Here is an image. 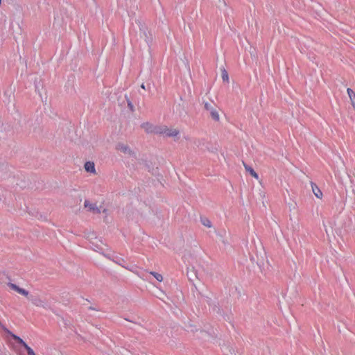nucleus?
<instances>
[{"label": "nucleus", "instance_id": "nucleus-17", "mask_svg": "<svg viewBox=\"0 0 355 355\" xmlns=\"http://www.w3.org/2000/svg\"><path fill=\"white\" fill-rule=\"evenodd\" d=\"M142 162L148 171L154 175V168L152 166V163L144 159H142Z\"/></svg>", "mask_w": 355, "mask_h": 355}, {"label": "nucleus", "instance_id": "nucleus-31", "mask_svg": "<svg viewBox=\"0 0 355 355\" xmlns=\"http://www.w3.org/2000/svg\"><path fill=\"white\" fill-rule=\"evenodd\" d=\"M35 90H38V86L36 83V80H35Z\"/></svg>", "mask_w": 355, "mask_h": 355}, {"label": "nucleus", "instance_id": "nucleus-2", "mask_svg": "<svg viewBox=\"0 0 355 355\" xmlns=\"http://www.w3.org/2000/svg\"><path fill=\"white\" fill-rule=\"evenodd\" d=\"M180 102L176 105V112L180 116H184L188 114L189 103L180 96Z\"/></svg>", "mask_w": 355, "mask_h": 355}, {"label": "nucleus", "instance_id": "nucleus-14", "mask_svg": "<svg viewBox=\"0 0 355 355\" xmlns=\"http://www.w3.org/2000/svg\"><path fill=\"white\" fill-rule=\"evenodd\" d=\"M166 132L164 133L167 137H176L178 135H179L180 132L179 130L174 129H169L166 127Z\"/></svg>", "mask_w": 355, "mask_h": 355}, {"label": "nucleus", "instance_id": "nucleus-5", "mask_svg": "<svg viewBox=\"0 0 355 355\" xmlns=\"http://www.w3.org/2000/svg\"><path fill=\"white\" fill-rule=\"evenodd\" d=\"M3 330L8 335H10L15 341L18 343L19 345H21L22 347L26 345V343L24 340L21 338L19 336L14 334L12 331H10L9 329H8L6 327H3Z\"/></svg>", "mask_w": 355, "mask_h": 355}, {"label": "nucleus", "instance_id": "nucleus-1", "mask_svg": "<svg viewBox=\"0 0 355 355\" xmlns=\"http://www.w3.org/2000/svg\"><path fill=\"white\" fill-rule=\"evenodd\" d=\"M205 110L209 112L210 116L211 119L216 121H218L220 119L219 114L217 110L216 105L212 102L209 103L208 102H205L204 104Z\"/></svg>", "mask_w": 355, "mask_h": 355}, {"label": "nucleus", "instance_id": "nucleus-23", "mask_svg": "<svg viewBox=\"0 0 355 355\" xmlns=\"http://www.w3.org/2000/svg\"><path fill=\"white\" fill-rule=\"evenodd\" d=\"M348 96L350 98V100H354L355 99V92L351 88H347V89Z\"/></svg>", "mask_w": 355, "mask_h": 355}, {"label": "nucleus", "instance_id": "nucleus-8", "mask_svg": "<svg viewBox=\"0 0 355 355\" xmlns=\"http://www.w3.org/2000/svg\"><path fill=\"white\" fill-rule=\"evenodd\" d=\"M84 168L87 173H96L95 164L93 162H86L85 163Z\"/></svg>", "mask_w": 355, "mask_h": 355}, {"label": "nucleus", "instance_id": "nucleus-15", "mask_svg": "<svg viewBox=\"0 0 355 355\" xmlns=\"http://www.w3.org/2000/svg\"><path fill=\"white\" fill-rule=\"evenodd\" d=\"M206 148L209 152L216 153L218 151L219 145L216 143L214 144H208Z\"/></svg>", "mask_w": 355, "mask_h": 355}, {"label": "nucleus", "instance_id": "nucleus-22", "mask_svg": "<svg viewBox=\"0 0 355 355\" xmlns=\"http://www.w3.org/2000/svg\"><path fill=\"white\" fill-rule=\"evenodd\" d=\"M23 347L26 350L28 355H36L33 349L27 344H26Z\"/></svg>", "mask_w": 355, "mask_h": 355}, {"label": "nucleus", "instance_id": "nucleus-21", "mask_svg": "<svg viewBox=\"0 0 355 355\" xmlns=\"http://www.w3.org/2000/svg\"><path fill=\"white\" fill-rule=\"evenodd\" d=\"M152 275H153L155 277V278L159 281V282H162L163 280V277L161 274L158 273V272H150Z\"/></svg>", "mask_w": 355, "mask_h": 355}, {"label": "nucleus", "instance_id": "nucleus-28", "mask_svg": "<svg viewBox=\"0 0 355 355\" xmlns=\"http://www.w3.org/2000/svg\"><path fill=\"white\" fill-rule=\"evenodd\" d=\"M189 328H190V329H189L188 331H190L191 332H195V331H197V329L195 327L192 326V325H190Z\"/></svg>", "mask_w": 355, "mask_h": 355}, {"label": "nucleus", "instance_id": "nucleus-12", "mask_svg": "<svg viewBox=\"0 0 355 355\" xmlns=\"http://www.w3.org/2000/svg\"><path fill=\"white\" fill-rule=\"evenodd\" d=\"M187 276L189 281L192 282L193 280V278H198L197 272L193 267H192L191 269L188 268L187 272Z\"/></svg>", "mask_w": 355, "mask_h": 355}, {"label": "nucleus", "instance_id": "nucleus-29", "mask_svg": "<svg viewBox=\"0 0 355 355\" xmlns=\"http://www.w3.org/2000/svg\"><path fill=\"white\" fill-rule=\"evenodd\" d=\"M351 101H352V106H353V107H354V108L355 109V101H354V100H353V99H352V100H351Z\"/></svg>", "mask_w": 355, "mask_h": 355}, {"label": "nucleus", "instance_id": "nucleus-13", "mask_svg": "<svg viewBox=\"0 0 355 355\" xmlns=\"http://www.w3.org/2000/svg\"><path fill=\"white\" fill-rule=\"evenodd\" d=\"M243 165L245 167V169L247 172H248L252 177L255 178L256 179H258L259 175L258 174L254 171V170L248 164L243 162Z\"/></svg>", "mask_w": 355, "mask_h": 355}, {"label": "nucleus", "instance_id": "nucleus-7", "mask_svg": "<svg viewBox=\"0 0 355 355\" xmlns=\"http://www.w3.org/2000/svg\"><path fill=\"white\" fill-rule=\"evenodd\" d=\"M84 206L85 208H88V211L93 212L94 214H100L101 210L98 207H97L96 204H92L88 200H85L84 202Z\"/></svg>", "mask_w": 355, "mask_h": 355}, {"label": "nucleus", "instance_id": "nucleus-4", "mask_svg": "<svg viewBox=\"0 0 355 355\" xmlns=\"http://www.w3.org/2000/svg\"><path fill=\"white\" fill-rule=\"evenodd\" d=\"M3 330L8 335H10L15 341L18 343L19 345H21L22 347L26 345V343L24 340L21 338L19 336L14 334L12 331H10L9 329H8L6 327H3Z\"/></svg>", "mask_w": 355, "mask_h": 355}, {"label": "nucleus", "instance_id": "nucleus-24", "mask_svg": "<svg viewBox=\"0 0 355 355\" xmlns=\"http://www.w3.org/2000/svg\"><path fill=\"white\" fill-rule=\"evenodd\" d=\"M125 99L127 100V103H128V108L132 111V112H134L135 110V107H134V105L132 104V103L131 102V101L128 98L127 95L125 96Z\"/></svg>", "mask_w": 355, "mask_h": 355}, {"label": "nucleus", "instance_id": "nucleus-27", "mask_svg": "<svg viewBox=\"0 0 355 355\" xmlns=\"http://www.w3.org/2000/svg\"><path fill=\"white\" fill-rule=\"evenodd\" d=\"M141 87L144 89H148V90H150V84H147L146 85L144 84V83H142L141 85Z\"/></svg>", "mask_w": 355, "mask_h": 355}, {"label": "nucleus", "instance_id": "nucleus-30", "mask_svg": "<svg viewBox=\"0 0 355 355\" xmlns=\"http://www.w3.org/2000/svg\"><path fill=\"white\" fill-rule=\"evenodd\" d=\"M89 309H90V310H98L97 309H96V308H94L93 306H89Z\"/></svg>", "mask_w": 355, "mask_h": 355}, {"label": "nucleus", "instance_id": "nucleus-6", "mask_svg": "<svg viewBox=\"0 0 355 355\" xmlns=\"http://www.w3.org/2000/svg\"><path fill=\"white\" fill-rule=\"evenodd\" d=\"M8 286L13 291L17 292L18 293L25 296V297H28V295H29V293L28 291L25 290L24 288H22L21 287H19V286H17V284H13V283H8Z\"/></svg>", "mask_w": 355, "mask_h": 355}, {"label": "nucleus", "instance_id": "nucleus-9", "mask_svg": "<svg viewBox=\"0 0 355 355\" xmlns=\"http://www.w3.org/2000/svg\"><path fill=\"white\" fill-rule=\"evenodd\" d=\"M141 128L145 130L147 133H153L155 125L149 122H145L141 124Z\"/></svg>", "mask_w": 355, "mask_h": 355}, {"label": "nucleus", "instance_id": "nucleus-3", "mask_svg": "<svg viewBox=\"0 0 355 355\" xmlns=\"http://www.w3.org/2000/svg\"><path fill=\"white\" fill-rule=\"evenodd\" d=\"M27 299L37 306L46 307V304L37 295H28Z\"/></svg>", "mask_w": 355, "mask_h": 355}, {"label": "nucleus", "instance_id": "nucleus-25", "mask_svg": "<svg viewBox=\"0 0 355 355\" xmlns=\"http://www.w3.org/2000/svg\"><path fill=\"white\" fill-rule=\"evenodd\" d=\"M8 164L6 162H0V171L6 170Z\"/></svg>", "mask_w": 355, "mask_h": 355}, {"label": "nucleus", "instance_id": "nucleus-19", "mask_svg": "<svg viewBox=\"0 0 355 355\" xmlns=\"http://www.w3.org/2000/svg\"><path fill=\"white\" fill-rule=\"evenodd\" d=\"M200 222L203 225L207 227H211V222L206 217H200Z\"/></svg>", "mask_w": 355, "mask_h": 355}, {"label": "nucleus", "instance_id": "nucleus-20", "mask_svg": "<svg viewBox=\"0 0 355 355\" xmlns=\"http://www.w3.org/2000/svg\"><path fill=\"white\" fill-rule=\"evenodd\" d=\"M222 79L224 82H229L228 73L225 69H222Z\"/></svg>", "mask_w": 355, "mask_h": 355}, {"label": "nucleus", "instance_id": "nucleus-10", "mask_svg": "<svg viewBox=\"0 0 355 355\" xmlns=\"http://www.w3.org/2000/svg\"><path fill=\"white\" fill-rule=\"evenodd\" d=\"M166 126L165 125H155L153 133L157 135H164L166 132Z\"/></svg>", "mask_w": 355, "mask_h": 355}, {"label": "nucleus", "instance_id": "nucleus-26", "mask_svg": "<svg viewBox=\"0 0 355 355\" xmlns=\"http://www.w3.org/2000/svg\"><path fill=\"white\" fill-rule=\"evenodd\" d=\"M205 298H206V302L207 303V304L209 306H211L213 303L214 302L211 297H208V296H205Z\"/></svg>", "mask_w": 355, "mask_h": 355}, {"label": "nucleus", "instance_id": "nucleus-16", "mask_svg": "<svg viewBox=\"0 0 355 355\" xmlns=\"http://www.w3.org/2000/svg\"><path fill=\"white\" fill-rule=\"evenodd\" d=\"M117 149L120 150L124 153H130L132 152L128 146L124 145L123 144H119L117 146Z\"/></svg>", "mask_w": 355, "mask_h": 355}, {"label": "nucleus", "instance_id": "nucleus-18", "mask_svg": "<svg viewBox=\"0 0 355 355\" xmlns=\"http://www.w3.org/2000/svg\"><path fill=\"white\" fill-rule=\"evenodd\" d=\"M211 307L214 312L216 313L218 315H222V309L219 306V304L217 302H214Z\"/></svg>", "mask_w": 355, "mask_h": 355}, {"label": "nucleus", "instance_id": "nucleus-11", "mask_svg": "<svg viewBox=\"0 0 355 355\" xmlns=\"http://www.w3.org/2000/svg\"><path fill=\"white\" fill-rule=\"evenodd\" d=\"M311 187L313 193L318 198H322V193L320 191V189L318 188V187L316 185V184L311 182Z\"/></svg>", "mask_w": 355, "mask_h": 355}]
</instances>
